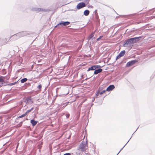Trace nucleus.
Instances as JSON below:
<instances>
[{"instance_id":"14","label":"nucleus","mask_w":155,"mask_h":155,"mask_svg":"<svg viewBox=\"0 0 155 155\" xmlns=\"http://www.w3.org/2000/svg\"><path fill=\"white\" fill-rule=\"evenodd\" d=\"M27 114V113H25L24 114L22 115L21 116H19V117L21 118V117H23L25 116Z\"/></svg>"},{"instance_id":"15","label":"nucleus","mask_w":155,"mask_h":155,"mask_svg":"<svg viewBox=\"0 0 155 155\" xmlns=\"http://www.w3.org/2000/svg\"><path fill=\"white\" fill-rule=\"evenodd\" d=\"M17 83V82H15V83H11V84H10L9 85H10V86H12V85H15V84H16Z\"/></svg>"},{"instance_id":"16","label":"nucleus","mask_w":155,"mask_h":155,"mask_svg":"<svg viewBox=\"0 0 155 155\" xmlns=\"http://www.w3.org/2000/svg\"><path fill=\"white\" fill-rule=\"evenodd\" d=\"M88 8H93V6L91 5H88Z\"/></svg>"},{"instance_id":"22","label":"nucleus","mask_w":155,"mask_h":155,"mask_svg":"<svg viewBox=\"0 0 155 155\" xmlns=\"http://www.w3.org/2000/svg\"><path fill=\"white\" fill-rule=\"evenodd\" d=\"M64 155H71V154L70 153H67L64 154Z\"/></svg>"},{"instance_id":"3","label":"nucleus","mask_w":155,"mask_h":155,"mask_svg":"<svg viewBox=\"0 0 155 155\" xmlns=\"http://www.w3.org/2000/svg\"><path fill=\"white\" fill-rule=\"evenodd\" d=\"M86 6L84 2H81L78 3L77 6V8L78 9H80Z\"/></svg>"},{"instance_id":"13","label":"nucleus","mask_w":155,"mask_h":155,"mask_svg":"<svg viewBox=\"0 0 155 155\" xmlns=\"http://www.w3.org/2000/svg\"><path fill=\"white\" fill-rule=\"evenodd\" d=\"M27 80V79L26 78H24L23 79H22L21 80V83H24L25 82H26Z\"/></svg>"},{"instance_id":"5","label":"nucleus","mask_w":155,"mask_h":155,"mask_svg":"<svg viewBox=\"0 0 155 155\" xmlns=\"http://www.w3.org/2000/svg\"><path fill=\"white\" fill-rule=\"evenodd\" d=\"M115 87L114 85H110L109 87H107L106 89V91H110L112 90Z\"/></svg>"},{"instance_id":"6","label":"nucleus","mask_w":155,"mask_h":155,"mask_svg":"<svg viewBox=\"0 0 155 155\" xmlns=\"http://www.w3.org/2000/svg\"><path fill=\"white\" fill-rule=\"evenodd\" d=\"M70 24V22L68 21H61V23L58 24V25H62L65 26L69 25Z\"/></svg>"},{"instance_id":"1","label":"nucleus","mask_w":155,"mask_h":155,"mask_svg":"<svg viewBox=\"0 0 155 155\" xmlns=\"http://www.w3.org/2000/svg\"><path fill=\"white\" fill-rule=\"evenodd\" d=\"M137 39V38H133L128 40L126 41L125 43L124 44V46L126 47L127 45H130L132 43H135L136 42V39Z\"/></svg>"},{"instance_id":"18","label":"nucleus","mask_w":155,"mask_h":155,"mask_svg":"<svg viewBox=\"0 0 155 155\" xmlns=\"http://www.w3.org/2000/svg\"><path fill=\"white\" fill-rule=\"evenodd\" d=\"M94 36V34H91L89 37V38H92L93 36Z\"/></svg>"},{"instance_id":"21","label":"nucleus","mask_w":155,"mask_h":155,"mask_svg":"<svg viewBox=\"0 0 155 155\" xmlns=\"http://www.w3.org/2000/svg\"><path fill=\"white\" fill-rule=\"evenodd\" d=\"M105 91L104 90L103 91H102L100 93V94H102L103 93H104L105 92Z\"/></svg>"},{"instance_id":"12","label":"nucleus","mask_w":155,"mask_h":155,"mask_svg":"<svg viewBox=\"0 0 155 155\" xmlns=\"http://www.w3.org/2000/svg\"><path fill=\"white\" fill-rule=\"evenodd\" d=\"M4 80L2 77L0 78V84H3Z\"/></svg>"},{"instance_id":"20","label":"nucleus","mask_w":155,"mask_h":155,"mask_svg":"<svg viewBox=\"0 0 155 155\" xmlns=\"http://www.w3.org/2000/svg\"><path fill=\"white\" fill-rule=\"evenodd\" d=\"M41 87V85H39L38 86V88H39V89H40Z\"/></svg>"},{"instance_id":"9","label":"nucleus","mask_w":155,"mask_h":155,"mask_svg":"<svg viewBox=\"0 0 155 155\" xmlns=\"http://www.w3.org/2000/svg\"><path fill=\"white\" fill-rule=\"evenodd\" d=\"M102 71V69H98L94 71V74H97L98 73L101 72Z\"/></svg>"},{"instance_id":"23","label":"nucleus","mask_w":155,"mask_h":155,"mask_svg":"<svg viewBox=\"0 0 155 155\" xmlns=\"http://www.w3.org/2000/svg\"><path fill=\"white\" fill-rule=\"evenodd\" d=\"M38 11H41V9H38Z\"/></svg>"},{"instance_id":"4","label":"nucleus","mask_w":155,"mask_h":155,"mask_svg":"<svg viewBox=\"0 0 155 155\" xmlns=\"http://www.w3.org/2000/svg\"><path fill=\"white\" fill-rule=\"evenodd\" d=\"M100 66L99 65H95L91 67L90 68H89L87 70L88 71H89L90 70H95L96 68H98L100 67Z\"/></svg>"},{"instance_id":"7","label":"nucleus","mask_w":155,"mask_h":155,"mask_svg":"<svg viewBox=\"0 0 155 155\" xmlns=\"http://www.w3.org/2000/svg\"><path fill=\"white\" fill-rule=\"evenodd\" d=\"M137 62L136 61H133L128 62L127 64V66H131L134 64L135 62Z\"/></svg>"},{"instance_id":"11","label":"nucleus","mask_w":155,"mask_h":155,"mask_svg":"<svg viewBox=\"0 0 155 155\" xmlns=\"http://www.w3.org/2000/svg\"><path fill=\"white\" fill-rule=\"evenodd\" d=\"M31 123L32 124V125L34 126L36 124L37 122V121L32 120H31Z\"/></svg>"},{"instance_id":"2","label":"nucleus","mask_w":155,"mask_h":155,"mask_svg":"<svg viewBox=\"0 0 155 155\" xmlns=\"http://www.w3.org/2000/svg\"><path fill=\"white\" fill-rule=\"evenodd\" d=\"M86 147L87 146L85 142H83L80 144L79 149L81 150L84 151L86 150Z\"/></svg>"},{"instance_id":"8","label":"nucleus","mask_w":155,"mask_h":155,"mask_svg":"<svg viewBox=\"0 0 155 155\" xmlns=\"http://www.w3.org/2000/svg\"><path fill=\"white\" fill-rule=\"evenodd\" d=\"M125 53V51H123L120 52V54L118 55L117 56V58H119L121 57V56H123Z\"/></svg>"},{"instance_id":"17","label":"nucleus","mask_w":155,"mask_h":155,"mask_svg":"<svg viewBox=\"0 0 155 155\" xmlns=\"http://www.w3.org/2000/svg\"><path fill=\"white\" fill-rule=\"evenodd\" d=\"M32 109H33V108H32L30 110H27V111L26 113H27V114L29 112H31V110H32Z\"/></svg>"},{"instance_id":"10","label":"nucleus","mask_w":155,"mask_h":155,"mask_svg":"<svg viewBox=\"0 0 155 155\" xmlns=\"http://www.w3.org/2000/svg\"><path fill=\"white\" fill-rule=\"evenodd\" d=\"M89 13V11L87 10H85L84 12V14L85 16L88 15Z\"/></svg>"},{"instance_id":"19","label":"nucleus","mask_w":155,"mask_h":155,"mask_svg":"<svg viewBox=\"0 0 155 155\" xmlns=\"http://www.w3.org/2000/svg\"><path fill=\"white\" fill-rule=\"evenodd\" d=\"M102 37H103V36H100L99 38L97 39V40L98 41Z\"/></svg>"}]
</instances>
